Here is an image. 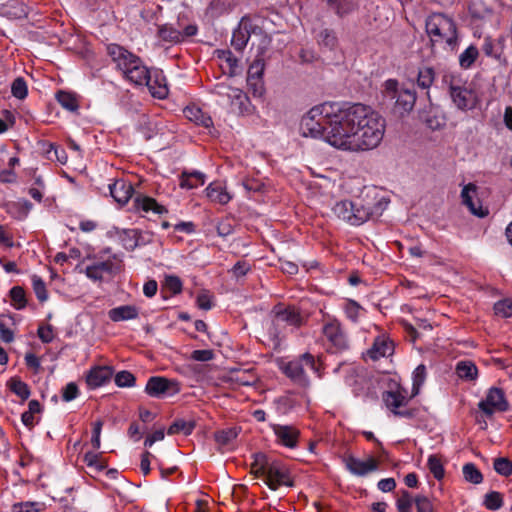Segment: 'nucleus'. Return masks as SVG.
<instances>
[{"instance_id": "nucleus-19", "label": "nucleus", "mask_w": 512, "mask_h": 512, "mask_svg": "<svg viewBox=\"0 0 512 512\" xmlns=\"http://www.w3.org/2000/svg\"><path fill=\"white\" fill-rule=\"evenodd\" d=\"M109 190L111 196L119 204H126L134 192L132 185L122 179L110 184Z\"/></svg>"}, {"instance_id": "nucleus-52", "label": "nucleus", "mask_w": 512, "mask_h": 512, "mask_svg": "<svg viewBox=\"0 0 512 512\" xmlns=\"http://www.w3.org/2000/svg\"><path fill=\"white\" fill-rule=\"evenodd\" d=\"M10 297L13 301V305L17 310H21L26 306L25 291L20 286H14L10 290Z\"/></svg>"}, {"instance_id": "nucleus-12", "label": "nucleus", "mask_w": 512, "mask_h": 512, "mask_svg": "<svg viewBox=\"0 0 512 512\" xmlns=\"http://www.w3.org/2000/svg\"><path fill=\"white\" fill-rule=\"evenodd\" d=\"M265 70L264 59L256 57L250 64L247 72V85L254 97H261L265 92L263 74Z\"/></svg>"}, {"instance_id": "nucleus-15", "label": "nucleus", "mask_w": 512, "mask_h": 512, "mask_svg": "<svg viewBox=\"0 0 512 512\" xmlns=\"http://www.w3.org/2000/svg\"><path fill=\"white\" fill-rule=\"evenodd\" d=\"M143 85H146L153 97L158 99H164L168 95V87L166 78L163 72L160 70L150 71L148 69V75L146 76Z\"/></svg>"}, {"instance_id": "nucleus-44", "label": "nucleus", "mask_w": 512, "mask_h": 512, "mask_svg": "<svg viewBox=\"0 0 512 512\" xmlns=\"http://www.w3.org/2000/svg\"><path fill=\"white\" fill-rule=\"evenodd\" d=\"M483 504L490 511L499 510L503 506L502 494L497 491L487 493L484 497Z\"/></svg>"}, {"instance_id": "nucleus-24", "label": "nucleus", "mask_w": 512, "mask_h": 512, "mask_svg": "<svg viewBox=\"0 0 512 512\" xmlns=\"http://www.w3.org/2000/svg\"><path fill=\"white\" fill-rule=\"evenodd\" d=\"M392 353H393V343L382 336H378L374 340L372 347L367 351V355L372 360H378L381 357L389 356Z\"/></svg>"}, {"instance_id": "nucleus-1", "label": "nucleus", "mask_w": 512, "mask_h": 512, "mask_svg": "<svg viewBox=\"0 0 512 512\" xmlns=\"http://www.w3.org/2000/svg\"><path fill=\"white\" fill-rule=\"evenodd\" d=\"M331 138L335 148L367 151L376 148L385 133V119L370 106L360 103L338 109Z\"/></svg>"}, {"instance_id": "nucleus-10", "label": "nucleus", "mask_w": 512, "mask_h": 512, "mask_svg": "<svg viewBox=\"0 0 512 512\" xmlns=\"http://www.w3.org/2000/svg\"><path fill=\"white\" fill-rule=\"evenodd\" d=\"M145 392L154 398L173 396L180 392V384L165 377L153 376L148 379Z\"/></svg>"}, {"instance_id": "nucleus-11", "label": "nucleus", "mask_w": 512, "mask_h": 512, "mask_svg": "<svg viewBox=\"0 0 512 512\" xmlns=\"http://www.w3.org/2000/svg\"><path fill=\"white\" fill-rule=\"evenodd\" d=\"M478 408L486 416L491 417L496 411H507L509 409V404L505 398L503 390L492 387L489 389L486 398L478 403Z\"/></svg>"}, {"instance_id": "nucleus-53", "label": "nucleus", "mask_w": 512, "mask_h": 512, "mask_svg": "<svg viewBox=\"0 0 512 512\" xmlns=\"http://www.w3.org/2000/svg\"><path fill=\"white\" fill-rule=\"evenodd\" d=\"M6 319L13 320L11 315H0V338L6 343H11L14 340V333L8 327Z\"/></svg>"}, {"instance_id": "nucleus-49", "label": "nucleus", "mask_w": 512, "mask_h": 512, "mask_svg": "<svg viewBox=\"0 0 512 512\" xmlns=\"http://www.w3.org/2000/svg\"><path fill=\"white\" fill-rule=\"evenodd\" d=\"M413 503H415V498L411 493L407 490L401 491L396 501L398 512H411Z\"/></svg>"}, {"instance_id": "nucleus-40", "label": "nucleus", "mask_w": 512, "mask_h": 512, "mask_svg": "<svg viewBox=\"0 0 512 512\" xmlns=\"http://www.w3.org/2000/svg\"><path fill=\"white\" fill-rule=\"evenodd\" d=\"M343 309L346 317L353 323H357L362 312L365 311L359 303L352 299H348L345 302Z\"/></svg>"}, {"instance_id": "nucleus-64", "label": "nucleus", "mask_w": 512, "mask_h": 512, "mask_svg": "<svg viewBox=\"0 0 512 512\" xmlns=\"http://www.w3.org/2000/svg\"><path fill=\"white\" fill-rule=\"evenodd\" d=\"M165 286L173 293H180L182 290V282L177 276H167Z\"/></svg>"}, {"instance_id": "nucleus-35", "label": "nucleus", "mask_w": 512, "mask_h": 512, "mask_svg": "<svg viewBox=\"0 0 512 512\" xmlns=\"http://www.w3.org/2000/svg\"><path fill=\"white\" fill-rule=\"evenodd\" d=\"M205 183V175L199 171L183 172L181 174L180 186L186 189H193Z\"/></svg>"}, {"instance_id": "nucleus-5", "label": "nucleus", "mask_w": 512, "mask_h": 512, "mask_svg": "<svg viewBox=\"0 0 512 512\" xmlns=\"http://www.w3.org/2000/svg\"><path fill=\"white\" fill-rule=\"evenodd\" d=\"M251 468L255 476L265 477V484L271 490H277L280 486L292 487L294 485L289 469L280 462H269L262 453L255 455V461Z\"/></svg>"}, {"instance_id": "nucleus-32", "label": "nucleus", "mask_w": 512, "mask_h": 512, "mask_svg": "<svg viewBox=\"0 0 512 512\" xmlns=\"http://www.w3.org/2000/svg\"><path fill=\"white\" fill-rule=\"evenodd\" d=\"M455 370L458 377L465 381H474L478 377V368L470 360L459 361Z\"/></svg>"}, {"instance_id": "nucleus-28", "label": "nucleus", "mask_w": 512, "mask_h": 512, "mask_svg": "<svg viewBox=\"0 0 512 512\" xmlns=\"http://www.w3.org/2000/svg\"><path fill=\"white\" fill-rule=\"evenodd\" d=\"M207 198L214 203L227 204L231 200L230 194L220 183L212 182L205 189Z\"/></svg>"}, {"instance_id": "nucleus-60", "label": "nucleus", "mask_w": 512, "mask_h": 512, "mask_svg": "<svg viewBox=\"0 0 512 512\" xmlns=\"http://www.w3.org/2000/svg\"><path fill=\"white\" fill-rule=\"evenodd\" d=\"M79 390L74 382L68 383L62 389V399L66 402L74 400L78 396Z\"/></svg>"}, {"instance_id": "nucleus-46", "label": "nucleus", "mask_w": 512, "mask_h": 512, "mask_svg": "<svg viewBox=\"0 0 512 512\" xmlns=\"http://www.w3.org/2000/svg\"><path fill=\"white\" fill-rule=\"evenodd\" d=\"M239 88L231 87L225 83H218L213 89V93L220 97H225L230 102L232 107V101L237 99V94L233 91H239Z\"/></svg>"}, {"instance_id": "nucleus-4", "label": "nucleus", "mask_w": 512, "mask_h": 512, "mask_svg": "<svg viewBox=\"0 0 512 512\" xmlns=\"http://www.w3.org/2000/svg\"><path fill=\"white\" fill-rule=\"evenodd\" d=\"M107 53L123 77L134 85H143L148 68L142 59L118 44L107 46Z\"/></svg>"}, {"instance_id": "nucleus-7", "label": "nucleus", "mask_w": 512, "mask_h": 512, "mask_svg": "<svg viewBox=\"0 0 512 512\" xmlns=\"http://www.w3.org/2000/svg\"><path fill=\"white\" fill-rule=\"evenodd\" d=\"M384 97L395 101V108L400 114L410 112L416 102V93L410 89H399L397 80L388 79L384 83Z\"/></svg>"}, {"instance_id": "nucleus-58", "label": "nucleus", "mask_w": 512, "mask_h": 512, "mask_svg": "<svg viewBox=\"0 0 512 512\" xmlns=\"http://www.w3.org/2000/svg\"><path fill=\"white\" fill-rule=\"evenodd\" d=\"M428 467L430 472L437 480L444 477V468L441 460L436 455H430L428 458Z\"/></svg>"}, {"instance_id": "nucleus-23", "label": "nucleus", "mask_w": 512, "mask_h": 512, "mask_svg": "<svg viewBox=\"0 0 512 512\" xmlns=\"http://www.w3.org/2000/svg\"><path fill=\"white\" fill-rule=\"evenodd\" d=\"M113 375V370L108 366H100L91 369L87 375V384L92 388H97L104 385L110 380Z\"/></svg>"}, {"instance_id": "nucleus-6", "label": "nucleus", "mask_w": 512, "mask_h": 512, "mask_svg": "<svg viewBox=\"0 0 512 512\" xmlns=\"http://www.w3.org/2000/svg\"><path fill=\"white\" fill-rule=\"evenodd\" d=\"M425 28L432 42L445 41L451 51L456 50L458 32L452 18L442 13H433L426 19Z\"/></svg>"}, {"instance_id": "nucleus-61", "label": "nucleus", "mask_w": 512, "mask_h": 512, "mask_svg": "<svg viewBox=\"0 0 512 512\" xmlns=\"http://www.w3.org/2000/svg\"><path fill=\"white\" fill-rule=\"evenodd\" d=\"M214 352L210 349H204V350H194L191 353L190 358L195 361L199 362H207L211 361L214 358Z\"/></svg>"}, {"instance_id": "nucleus-57", "label": "nucleus", "mask_w": 512, "mask_h": 512, "mask_svg": "<svg viewBox=\"0 0 512 512\" xmlns=\"http://www.w3.org/2000/svg\"><path fill=\"white\" fill-rule=\"evenodd\" d=\"M10 389L13 393L18 395L22 400L28 399L30 396V389L26 383L19 379H12Z\"/></svg>"}, {"instance_id": "nucleus-59", "label": "nucleus", "mask_w": 512, "mask_h": 512, "mask_svg": "<svg viewBox=\"0 0 512 512\" xmlns=\"http://www.w3.org/2000/svg\"><path fill=\"white\" fill-rule=\"evenodd\" d=\"M495 314L503 318L512 316V300L504 299L494 304Z\"/></svg>"}, {"instance_id": "nucleus-33", "label": "nucleus", "mask_w": 512, "mask_h": 512, "mask_svg": "<svg viewBox=\"0 0 512 512\" xmlns=\"http://www.w3.org/2000/svg\"><path fill=\"white\" fill-rule=\"evenodd\" d=\"M2 13L10 19H21L27 16V7L18 0H10L3 6Z\"/></svg>"}, {"instance_id": "nucleus-13", "label": "nucleus", "mask_w": 512, "mask_h": 512, "mask_svg": "<svg viewBox=\"0 0 512 512\" xmlns=\"http://www.w3.org/2000/svg\"><path fill=\"white\" fill-rule=\"evenodd\" d=\"M342 461L351 474L359 477L366 476L371 472L377 471L379 468V461L373 456L362 460L348 454L343 456Z\"/></svg>"}, {"instance_id": "nucleus-2", "label": "nucleus", "mask_w": 512, "mask_h": 512, "mask_svg": "<svg viewBox=\"0 0 512 512\" xmlns=\"http://www.w3.org/2000/svg\"><path fill=\"white\" fill-rule=\"evenodd\" d=\"M389 201L385 197L376 199L367 194L355 201H340L333 207L334 214L351 225H361L374 217H379L387 208Z\"/></svg>"}, {"instance_id": "nucleus-47", "label": "nucleus", "mask_w": 512, "mask_h": 512, "mask_svg": "<svg viewBox=\"0 0 512 512\" xmlns=\"http://www.w3.org/2000/svg\"><path fill=\"white\" fill-rule=\"evenodd\" d=\"M426 379V367L423 364H420L416 367L413 372V387H412V397L419 394L420 387L423 385Z\"/></svg>"}, {"instance_id": "nucleus-8", "label": "nucleus", "mask_w": 512, "mask_h": 512, "mask_svg": "<svg viewBox=\"0 0 512 512\" xmlns=\"http://www.w3.org/2000/svg\"><path fill=\"white\" fill-rule=\"evenodd\" d=\"M304 366L312 370H317L314 356L310 353H304L299 358L288 362L283 367L284 374L294 383L300 386H308L309 379L305 373Z\"/></svg>"}, {"instance_id": "nucleus-56", "label": "nucleus", "mask_w": 512, "mask_h": 512, "mask_svg": "<svg viewBox=\"0 0 512 512\" xmlns=\"http://www.w3.org/2000/svg\"><path fill=\"white\" fill-rule=\"evenodd\" d=\"M218 58L227 63L230 76L236 75L238 59L232 54V52L230 50L218 51Z\"/></svg>"}, {"instance_id": "nucleus-63", "label": "nucleus", "mask_w": 512, "mask_h": 512, "mask_svg": "<svg viewBox=\"0 0 512 512\" xmlns=\"http://www.w3.org/2000/svg\"><path fill=\"white\" fill-rule=\"evenodd\" d=\"M103 423L102 421L98 420L93 423V430H92V438H91V444L94 449L98 450L100 448V435L102 431Z\"/></svg>"}, {"instance_id": "nucleus-31", "label": "nucleus", "mask_w": 512, "mask_h": 512, "mask_svg": "<svg viewBox=\"0 0 512 512\" xmlns=\"http://www.w3.org/2000/svg\"><path fill=\"white\" fill-rule=\"evenodd\" d=\"M233 93L237 94V99L232 101L231 110L240 115L252 114L254 107L249 97L241 89L239 91H233Z\"/></svg>"}, {"instance_id": "nucleus-37", "label": "nucleus", "mask_w": 512, "mask_h": 512, "mask_svg": "<svg viewBox=\"0 0 512 512\" xmlns=\"http://www.w3.org/2000/svg\"><path fill=\"white\" fill-rule=\"evenodd\" d=\"M194 420L176 419L168 428L169 435H175L183 433L184 435H190L195 428Z\"/></svg>"}, {"instance_id": "nucleus-38", "label": "nucleus", "mask_w": 512, "mask_h": 512, "mask_svg": "<svg viewBox=\"0 0 512 512\" xmlns=\"http://www.w3.org/2000/svg\"><path fill=\"white\" fill-rule=\"evenodd\" d=\"M158 35L162 40L171 43H179L183 41V35L181 31L171 25L161 26L158 30Z\"/></svg>"}, {"instance_id": "nucleus-18", "label": "nucleus", "mask_w": 512, "mask_h": 512, "mask_svg": "<svg viewBox=\"0 0 512 512\" xmlns=\"http://www.w3.org/2000/svg\"><path fill=\"white\" fill-rule=\"evenodd\" d=\"M116 271V266L111 260L96 262L89 265L85 269V274L88 278L98 281L102 280L105 275H113Z\"/></svg>"}, {"instance_id": "nucleus-34", "label": "nucleus", "mask_w": 512, "mask_h": 512, "mask_svg": "<svg viewBox=\"0 0 512 512\" xmlns=\"http://www.w3.org/2000/svg\"><path fill=\"white\" fill-rule=\"evenodd\" d=\"M32 204L26 199H20L16 202L7 204V213L15 219H24L27 217Z\"/></svg>"}, {"instance_id": "nucleus-26", "label": "nucleus", "mask_w": 512, "mask_h": 512, "mask_svg": "<svg viewBox=\"0 0 512 512\" xmlns=\"http://www.w3.org/2000/svg\"><path fill=\"white\" fill-rule=\"evenodd\" d=\"M476 194V186L472 183L464 186L461 192L462 203L468 207L472 214L483 217L487 214L481 206H477L473 201V196Z\"/></svg>"}, {"instance_id": "nucleus-25", "label": "nucleus", "mask_w": 512, "mask_h": 512, "mask_svg": "<svg viewBox=\"0 0 512 512\" xmlns=\"http://www.w3.org/2000/svg\"><path fill=\"white\" fill-rule=\"evenodd\" d=\"M183 113L189 121L194 122L197 125L203 126L205 128H210L213 125V121L210 115L205 113L200 107L196 105L187 106Z\"/></svg>"}, {"instance_id": "nucleus-3", "label": "nucleus", "mask_w": 512, "mask_h": 512, "mask_svg": "<svg viewBox=\"0 0 512 512\" xmlns=\"http://www.w3.org/2000/svg\"><path fill=\"white\" fill-rule=\"evenodd\" d=\"M337 105L332 103H323L311 108L306 115L303 116L300 123V130L304 137L323 138L331 146L335 147V143L331 136L334 131V120L338 116Z\"/></svg>"}, {"instance_id": "nucleus-55", "label": "nucleus", "mask_w": 512, "mask_h": 512, "mask_svg": "<svg viewBox=\"0 0 512 512\" xmlns=\"http://www.w3.org/2000/svg\"><path fill=\"white\" fill-rule=\"evenodd\" d=\"M11 93L18 99H24L27 97V83L22 77H18L13 81L11 85Z\"/></svg>"}, {"instance_id": "nucleus-21", "label": "nucleus", "mask_w": 512, "mask_h": 512, "mask_svg": "<svg viewBox=\"0 0 512 512\" xmlns=\"http://www.w3.org/2000/svg\"><path fill=\"white\" fill-rule=\"evenodd\" d=\"M120 239L124 248L133 251L137 246L146 244L149 240L145 239L143 233L138 229H125L120 234Z\"/></svg>"}, {"instance_id": "nucleus-27", "label": "nucleus", "mask_w": 512, "mask_h": 512, "mask_svg": "<svg viewBox=\"0 0 512 512\" xmlns=\"http://www.w3.org/2000/svg\"><path fill=\"white\" fill-rule=\"evenodd\" d=\"M139 315V310L133 305H122L115 307L108 312L110 320L113 322H120L126 320L136 319Z\"/></svg>"}, {"instance_id": "nucleus-20", "label": "nucleus", "mask_w": 512, "mask_h": 512, "mask_svg": "<svg viewBox=\"0 0 512 512\" xmlns=\"http://www.w3.org/2000/svg\"><path fill=\"white\" fill-rule=\"evenodd\" d=\"M251 28L252 25L248 21L241 20L239 26L233 31L231 39V45L235 50L242 51L246 47L250 39Z\"/></svg>"}, {"instance_id": "nucleus-48", "label": "nucleus", "mask_w": 512, "mask_h": 512, "mask_svg": "<svg viewBox=\"0 0 512 512\" xmlns=\"http://www.w3.org/2000/svg\"><path fill=\"white\" fill-rule=\"evenodd\" d=\"M238 436L236 428H228L215 433V441L220 446H226L232 443Z\"/></svg>"}, {"instance_id": "nucleus-9", "label": "nucleus", "mask_w": 512, "mask_h": 512, "mask_svg": "<svg viewBox=\"0 0 512 512\" xmlns=\"http://www.w3.org/2000/svg\"><path fill=\"white\" fill-rule=\"evenodd\" d=\"M323 334L330 343L334 352H343L349 349V340L337 319H331L323 326Z\"/></svg>"}, {"instance_id": "nucleus-62", "label": "nucleus", "mask_w": 512, "mask_h": 512, "mask_svg": "<svg viewBox=\"0 0 512 512\" xmlns=\"http://www.w3.org/2000/svg\"><path fill=\"white\" fill-rule=\"evenodd\" d=\"M415 505L417 512H434L431 501L425 496L415 497Z\"/></svg>"}, {"instance_id": "nucleus-30", "label": "nucleus", "mask_w": 512, "mask_h": 512, "mask_svg": "<svg viewBox=\"0 0 512 512\" xmlns=\"http://www.w3.org/2000/svg\"><path fill=\"white\" fill-rule=\"evenodd\" d=\"M328 7L339 17H345L357 9L356 0H326Z\"/></svg>"}, {"instance_id": "nucleus-45", "label": "nucleus", "mask_w": 512, "mask_h": 512, "mask_svg": "<svg viewBox=\"0 0 512 512\" xmlns=\"http://www.w3.org/2000/svg\"><path fill=\"white\" fill-rule=\"evenodd\" d=\"M84 463L91 473H99L106 468V465L100 461V456L93 452H87L84 455Z\"/></svg>"}, {"instance_id": "nucleus-42", "label": "nucleus", "mask_w": 512, "mask_h": 512, "mask_svg": "<svg viewBox=\"0 0 512 512\" xmlns=\"http://www.w3.org/2000/svg\"><path fill=\"white\" fill-rule=\"evenodd\" d=\"M317 41H318V44L329 49V50H332L336 47L337 45V37H336V34L333 30H330V29H322L318 36H317Z\"/></svg>"}, {"instance_id": "nucleus-22", "label": "nucleus", "mask_w": 512, "mask_h": 512, "mask_svg": "<svg viewBox=\"0 0 512 512\" xmlns=\"http://www.w3.org/2000/svg\"><path fill=\"white\" fill-rule=\"evenodd\" d=\"M383 401L385 402L388 409H390L395 415H406L402 411H398L399 408L405 406L408 403L407 397L397 391H386L383 393Z\"/></svg>"}, {"instance_id": "nucleus-29", "label": "nucleus", "mask_w": 512, "mask_h": 512, "mask_svg": "<svg viewBox=\"0 0 512 512\" xmlns=\"http://www.w3.org/2000/svg\"><path fill=\"white\" fill-rule=\"evenodd\" d=\"M134 207L137 210H142L144 212L152 211L156 214H163L167 212V209L163 205L157 203L154 198L143 195H138L135 197Z\"/></svg>"}, {"instance_id": "nucleus-50", "label": "nucleus", "mask_w": 512, "mask_h": 512, "mask_svg": "<svg viewBox=\"0 0 512 512\" xmlns=\"http://www.w3.org/2000/svg\"><path fill=\"white\" fill-rule=\"evenodd\" d=\"M32 287L37 299L40 302H45L48 299V292L45 282L37 275L32 276Z\"/></svg>"}, {"instance_id": "nucleus-36", "label": "nucleus", "mask_w": 512, "mask_h": 512, "mask_svg": "<svg viewBox=\"0 0 512 512\" xmlns=\"http://www.w3.org/2000/svg\"><path fill=\"white\" fill-rule=\"evenodd\" d=\"M478 57V48L475 45H470L459 55V66L464 70L470 69Z\"/></svg>"}, {"instance_id": "nucleus-54", "label": "nucleus", "mask_w": 512, "mask_h": 512, "mask_svg": "<svg viewBox=\"0 0 512 512\" xmlns=\"http://www.w3.org/2000/svg\"><path fill=\"white\" fill-rule=\"evenodd\" d=\"M114 381L118 387H133L135 385L136 378L131 372L123 370L115 375Z\"/></svg>"}, {"instance_id": "nucleus-41", "label": "nucleus", "mask_w": 512, "mask_h": 512, "mask_svg": "<svg viewBox=\"0 0 512 512\" xmlns=\"http://www.w3.org/2000/svg\"><path fill=\"white\" fill-rule=\"evenodd\" d=\"M463 477L467 482L480 484L483 481L481 471L473 463H466L462 468Z\"/></svg>"}, {"instance_id": "nucleus-43", "label": "nucleus", "mask_w": 512, "mask_h": 512, "mask_svg": "<svg viewBox=\"0 0 512 512\" xmlns=\"http://www.w3.org/2000/svg\"><path fill=\"white\" fill-rule=\"evenodd\" d=\"M56 98L59 102V104L69 110V111H75L78 108V101L74 94L66 91H59L56 94Z\"/></svg>"}, {"instance_id": "nucleus-51", "label": "nucleus", "mask_w": 512, "mask_h": 512, "mask_svg": "<svg viewBox=\"0 0 512 512\" xmlns=\"http://www.w3.org/2000/svg\"><path fill=\"white\" fill-rule=\"evenodd\" d=\"M494 470L505 477L512 475V462L505 457H499L494 460Z\"/></svg>"}, {"instance_id": "nucleus-16", "label": "nucleus", "mask_w": 512, "mask_h": 512, "mask_svg": "<svg viewBox=\"0 0 512 512\" xmlns=\"http://www.w3.org/2000/svg\"><path fill=\"white\" fill-rule=\"evenodd\" d=\"M450 95L454 104L460 110L473 109L476 105V96L468 88L451 85Z\"/></svg>"}, {"instance_id": "nucleus-39", "label": "nucleus", "mask_w": 512, "mask_h": 512, "mask_svg": "<svg viewBox=\"0 0 512 512\" xmlns=\"http://www.w3.org/2000/svg\"><path fill=\"white\" fill-rule=\"evenodd\" d=\"M436 73L432 67H422L418 71L417 85L422 89L431 87L435 80Z\"/></svg>"}, {"instance_id": "nucleus-14", "label": "nucleus", "mask_w": 512, "mask_h": 512, "mask_svg": "<svg viewBox=\"0 0 512 512\" xmlns=\"http://www.w3.org/2000/svg\"><path fill=\"white\" fill-rule=\"evenodd\" d=\"M275 318L289 326L299 328L307 322V316L295 305H278L274 309Z\"/></svg>"}, {"instance_id": "nucleus-17", "label": "nucleus", "mask_w": 512, "mask_h": 512, "mask_svg": "<svg viewBox=\"0 0 512 512\" xmlns=\"http://www.w3.org/2000/svg\"><path fill=\"white\" fill-rule=\"evenodd\" d=\"M273 431L280 444L288 448H295L297 446L299 431L295 427L288 425H274Z\"/></svg>"}]
</instances>
